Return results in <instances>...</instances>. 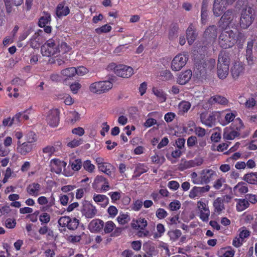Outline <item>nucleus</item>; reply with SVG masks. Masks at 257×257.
Instances as JSON below:
<instances>
[{"instance_id":"20e7f679","label":"nucleus","mask_w":257,"mask_h":257,"mask_svg":"<svg viewBox=\"0 0 257 257\" xmlns=\"http://www.w3.org/2000/svg\"><path fill=\"white\" fill-rule=\"evenodd\" d=\"M113 84L109 81H99L93 82L89 86V91L95 94L106 93L112 88Z\"/></svg>"},{"instance_id":"9b49d317","label":"nucleus","mask_w":257,"mask_h":257,"mask_svg":"<svg viewBox=\"0 0 257 257\" xmlns=\"http://www.w3.org/2000/svg\"><path fill=\"white\" fill-rule=\"evenodd\" d=\"M203 162V159L200 157L195 158L193 160L189 161L182 159L181 163L179 165V169L181 171H183L192 167L199 166L202 164Z\"/></svg>"},{"instance_id":"4c0bfd02","label":"nucleus","mask_w":257,"mask_h":257,"mask_svg":"<svg viewBox=\"0 0 257 257\" xmlns=\"http://www.w3.org/2000/svg\"><path fill=\"white\" fill-rule=\"evenodd\" d=\"M230 58L229 54L225 52H221L218 56V64L227 65L229 66Z\"/></svg>"},{"instance_id":"a18cd8bd","label":"nucleus","mask_w":257,"mask_h":257,"mask_svg":"<svg viewBox=\"0 0 257 257\" xmlns=\"http://www.w3.org/2000/svg\"><path fill=\"white\" fill-rule=\"evenodd\" d=\"M244 180L251 184H257V173H251L244 175Z\"/></svg>"},{"instance_id":"864d4df0","label":"nucleus","mask_w":257,"mask_h":257,"mask_svg":"<svg viewBox=\"0 0 257 257\" xmlns=\"http://www.w3.org/2000/svg\"><path fill=\"white\" fill-rule=\"evenodd\" d=\"M51 21V16L49 14H46L45 16L42 17L39 21V27L43 28L45 27Z\"/></svg>"},{"instance_id":"f704fd0d","label":"nucleus","mask_w":257,"mask_h":257,"mask_svg":"<svg viewBox=\"0 0 257 257\" xmlns=\"http://www.w3.org/2000/svg\"><path fill=\"white\" fill-rule=\"evenodd\" d=\"M237 201L236 209L238 212H241L249 206V203L245 199H235Z\"/></svg>"},{"instance_id":"a211bd4d","label":"nucleus","mask_w":257,"mask_h":257,"mask_svg":"<svg viewBox=\"0 0 257 257\" xmlns=\"http://www.w3.org/2000/svg\"><path fill=\"white\" fill-rule=\"evenodd\" d=\"M93 187L95 189L101 188L104 191H107L109 188L107 180L102 176L96 177L93 183Z\"/></svg>"},{"instance_id":"774afa93","label":"nucleus","mask_w":257,"mask_h":257,"mask_svg":"<svg viewBox=\"0 0 257 257\" xmlns=\"http://www.w3.org/2000/svg\"><path fill=\"white\" fill-rule=\"evenodd\" d=\"M255 104L256 101L254 98L252 97L248 98L244 103L245 107L248 109L252 108L255 105Z\"/></svg>"},{"instance_id":"4468645a","label":"nucleus","mask_w":257,"mask_h":257,"mask_svg":"<svg viewBox=\"0 0 257 257\" xmlns=\"http://www.w3.org/2000/svg\"><path fill=\"white\" fill-rule=\"evenodd\" d=\"M210 187L209 185H206L203 187H193L189 192V197L191 199L199 198L203 194L210 190Z\"/></svg>"},{"instance_id":"37998d69","label":"nucleus","mask_w":257,"mask_h":257,"mask_svg":"<svg viewBox=\"0 0 257 257\" xmlns=\"http://www.w3.org/2000/svg\"><path fill=\"white\" fill-rule=\"evenodd\" d=\"M41 38L38 33H35L30 41V45L33 48H38L40 45Z\"/></svg>"},{"instance_id":"a878e982","label":"nucleus","mask_w":257,"mask_h":257,"mask_svg":"<svg viewBox=\"0 0 257 257\" xmlns=\"http://www.w3.org/2000/svg\"><path fill=\"white\" fill-rule=\"evenodd\" d=\"M41 186L38 183L34 182L29 184L27 187V192L31 196L37 197L39 195Z\"/></svg>"},{"instance_id":"bb28decb","label":"nucleus","mask_w":257,"mask_h":257,"mask_svg":"<svg viewBox=\"0 0 257 257\" xmlns=\"http://www.w3.org/2000/svg\"><path fill=\"white\" fill-rule=\"evenodd\" d=\"M147 220L143 218H139L137 219H134L131 223V226L134 229L143 230L147 226Z\"/></svg>"},{"instance_id":"bf43d9fd","label":"nucleus","mask_w":257,"mask_h":257,"mask_svg":"<svg viewBox=\"0 0 257 257\" xmlns=\"http://www.w3.org/2000/svg\"><path fill=\"white\" fill-rule=\"evenodd\" d=\"M51 219L50 215L46 212L42 213L39 216V220L41 222V225L48 224Z\"/></svg>"},{"instance_id":"dca6fc26","label":"nucleus","mask_w":257,"mask_h":257,"mask_svg":"<svg viewBox=\"0 0 257 257\" xmlns=\"http://www.w3.org/2000/svg\"><path fill=\"white\" fill-rule=\"evenodd\" d=\"M215 61L213 59H202L199 63H196L195 66L200 72L207 69L211 70L215 66Z\"/></svg>"},{"instance_id":"3c124183","label":"nucleus","mask_w":257,"mask_h":257,"mask_svg":"<svg viewBox=\"0 0 257 257\" xmlns=\"http://www.w3.org/2000/svg\"><path fill=\"white\" fill-rule=\"evenodd\" d=\"M235 251L232 249H226L222 248L218 251V255L220 257H233Z\"/></svg>"},{"instance_id":"6ab92c4d","label":"nucleus","mask_w":257,"mask_h":257,"mask_svg":"<svg viewBox=\"0 0 257 257\" xmlns=\"http://www.w3.org/2000/svg\"><path fill=\"white\" fill-rule=\"evenodd\" d=\"M200 184H208L212 178L216 175L215 172L212 169H203L200 172Z\"/></svg>"},{"instance_id":"e2e57ef3","label":"nucleus","mask_w":257,"mask_h":257,"mask_svg":"<svg viewBox=\"0 0 257 257\" xmlns=\"http://www.w3.org/2000/svg\"><path fill=\"white\" fill-rule=\"evenodd\" d=\"M36 134L33 132L28 133L26 136V140L27 143L34 144L37 141Z\"/></svg>"},{"instance_id":"473e14b6","label":"nucleus","mask_w":257,"mask_h":257,"mask_svg":"<svg viewBox=\"0 0 257 257\" xmlns=\"http://www.w3.org/2000/svg\"><path fill=\"white\" fill-rule=\"evenodd\" d=\"M93 200L97 203H100L102 207H105L109 203L108 198L104 195L101 194H94L93 196Z\"/></svg>"},{"instance_id":"2f4dec72","label":"nucleus","mask_w":257,"mask_h":257,"mask_svg":"<svg viewBox=\"0 0 257 257\" xmlns=\"http://www.w3.org/2000/svg\"><path fill=\"white\" fill-rule=\"evenodd\" d=\"M229 67L227 65L218 64L217 75L220 79L225 78L228 74Z\"/></svg>"},{"instance_id":"0eeeda50","label":"nucleus","mask_w":257,"mask_h":257,"mask_svg":"<svg viewBox=\"0 0 257 257\" xmlns=\"http://www.w3.org/2000/svg\"><path fill=\"white\" fill-rule=\"evenodd\" d=\"M188 59L187 54L185 53H179L177 54L172 60L171 64V68L173 71H178L186 65Z\"/></svg>"},{"instance_id":"6e6552de","label":"nucleus","mask_w":257,"mask_h":257,"mask_svg":"<svg viewBox=\"0 0 257 257\" xmlns=\"http://www.w3.org/2000/svg\"><path fill=\"white\" fill-rule=\"evenodd\" d=\"M110 67L113 68L114 73L119 77L128 78L134 74L133 69L126 65H115V64H112Z\"/></svg>"},{"instance_id":"09e8293b","label":"nucleus","mask_w":257,"mask_h":257,"mask_svg":"<svg viewBox=\"0 0 257 257\" xmlns=\"http://www.w3.org/2000/svg\"><path fill=\"white\" fill-rule=\"evenodd\" d=\"M117 220L119 224L124 225L128 223L130 221L131 219L128 214H124L120 212L117 217Z\"/></svg>"},{"instance_id":"c03bdc74","label":"nucleus","mask_w":257,"mask_h":257,"mask_svg":"<svg viewBox=\"0 0 257 257\" xmlns=\"http://www.w3.org/2000/svg\"><path fill=\"white\" fill-rule=\"evenodd\" d=\"M233 129L237 131L238 133L244 128L243 121L239 117L235 119L234 121L231 124Z\"/></svg>"},{"instance_id":"ddd939ff","label":"nucleus","mask_w":257,"mask_h":257,"mask_svg":"<svg viewBox=\"0 0 257 257\" xmlns=\"http://www.w3.org/2000/svg\"><path fill=\"white\" fill-rule=\"evenodd\" d=\"M197 205L199 211L200 218L203 221H208L210 216V211L207 204L201 199L197 202Z\"/></svg>"},{"instance_id":"423d86ee","label":"nucleus","mask_w":257,"mask_h":257,"mask_svg":"<svg viewBox=\"0 0 257 257\" xmlns=\"http://www.w3.org/2000/svg\"><path fill=\"white\" fill-rule=\"evenodd\" d=\"M236 18V11L232 9H228L221 15L218 23L219 26L222 28L228 27Z\"/></svg>"},{"instance_id":"7ed1b4c3","label":"nucleus","mask_w":257,"mask_h":257,"mask_svg":"<svg viewBox=\"0 0 257 257\" xmlns=\"http://www.w3.org/2000/svg\"><path fill=\"white\" fill-rule=\"evenodd\" d=\"M254 20L253 10L250 7L243 8L240 13L239 24L242 29H247Z\"/></svg>"},{"instance_id":"0e129e2a","label":"nucleus","mask_w":257,"mask_h":257,"mask_svg":"<svg viewBox=\"0 0 257 257\" xmlns=\"http://www.w3.org/2000/svg\"><path fill=\"white\" fill-rule=\"evenodd\" d=\"M74 196L73 193H68L67 195H63L60 196V201L61 202V204L63 205H66L67 204L69 197L73 198Z\"/></svg>"},{"instance_id":"052dcab7","label":"nucleus","mask_w":257,"mask_h":257,"mask_svg":"<svg viewBox=\"0 0 257 257\" xmlns=\"http://www.w3.org/2000/svg\"><path fill=\"white\" fill-rule=\"evenodd\" d=\"M151 160L154 163L159 165H162L165 161V158L164 156H160L156 154L152 156Z\"/></svg>"},{"instance_id":"ea45409f","label":"nucleus","mask_w":257,"mask_h":257,"mask_svg":"<svg viewBox=\"0 0 257 257\" xmlns=\"http://www.w3.org/2000/svg\"><path fill=\"white\" fill-rule=\"evenodd\" d=\"M227 185L226 183V179L224 177H220L216 180L213 184V188L216 190H220L225 188Z\"/></svg>"},{"instance_id":"5701e85b","label":"nucleus","mask_w":257,"mask_h":257,"mask_svg":"<svg viewBox=\"0 0 257 257\" xmlns=\"http://www.w3.org/2000/svg\"><path fill=\"white\" fill-rule=\"evenodd\" d=\"M38 232L41 235L46 234L47 240H52L55 237L54 231L47 225H42L38 230Z\"/></svg>"},{"instance_id":"de8ad7c7","label":"nucleus","mask_w":257,"mask_h":257,"mask_svg":"<svg viewBox=\"0 0 257 257\" xmlns=\"http://www.w3.org/2000/svg\"><path fill=\"white\" fill-rule=\"evenodd\" d=\"M148 168L144 164H139L136 167L135 173L136 177L140 176L142 174L148 171Z\"/></svg>"},{"instance_id":"393cba45","label":"nucleus","mask_w":257,"mask_h":257,"mask_svg":"<svg viewBox=\"0 0 257 257\" xmlns=\"http://www.w3.org/2000/svg\"><path fill=\"white\" fill-rule=\"evenodd\" d=\"M104 226V222L101 220L96 219L92 220L88 225V229L91 232L100 231Z\"/></svg>"},{"instance_id":"5fc2aeb1","label":"nucleus","mask_w":257,"mask_h":257,"mask_svg":"<svg viewBox=\"0 0 257 257\" xmlns=\"http://www.w3.org/2000/svg\"><path fill=\"white\" fill-rule=\"evenodd\" d=\"M82 166L84 169L89 173H93L95 169V166L88 160L85 161L82 164Z\"/></svg>"},{"instance_id":"b1692460","label":"nucleus","mask_w":257,"mask_h":257,"mask_svg":"<svg viewBox=\"0 0 257 257\" xmlns=\"http://www.w3.org/2000/svg\"><path fill=\"white\" fill-rule=\"evenodd\" d=\"M208 103L209 105H212L215 103H218L221 105H226L228 103V100L224 97L220 95H215L210 97L208 100ZM210 106H204L205 109H209Z\"/></svg>"},{"instance_id":"1a4fd4ad","label":"nucleus","mask_w":257,"mask_h":257,"mask_svg":"<svg viewBox=\"0 0 257 257\" xmlns=\"http://www.w3.org/2000/svg\"><path fill=\"white\" fill-rule=\"evenodd\" d=\"M220 115L219 111H213L209 114L207 112H202L200 115L201 122L208 127L215 125L216 118Z\"/></svg>"},{"instance_id":"6e6d98bb","label":"nucleus","mask_w":257,"mask_h":257,"mask_svg":"<svg viewBox=\"0 0 257 257\" xmlns=\"http://www.w3.org/2000/svg\"><path fill=\"white\" fill-rule=\"evenodd\" d=\"M236 115V112H229L227 113L224 117L225 121L222 124L223 125H226L230 122H232L235 118Z\"/></svg>"},{"instance_id":"a19ab883","label":"nucleus","mask_w":257,"mask_h":257,"mask_svg":"<svg viewBox=\"0 0 257 257\" xmlns=\"http://www.w3.org/2000/svg\"><path fill=\"white\" fill-rule=\"evenodd\" d=\"M69 165L71 169L75 171H79L82 166V163L80 159H71L69 161Z\"/></svg>"},{"instance_id":"aec40b11","label":"nucleus","mask_w":257,"mask_h":257,"mask_svg":"<svg viewBox=\"0 0 257 257\" xmlns=\"http://www.w3.org/2000/svg\"><path fill=\"white\" fill-rule=\"evenodd\" d=\"M66 165V163L64 161L57 159H53L50 162L51 171L57 174H60Z\"/></svg>"},{"instance_id":"cd10ccee","label":"nucleus","mask_w":257,"mask_h":257,"mask_svg":"<svg viewBox=\"0 0 257 257\" xmlns=\"http://www.w3.org/2000/svg\"><path fill=\"white\" fill-rule=\"evenodd\" d=\"M96 213L97 210L95 207L90 204L84 206L82 211L83 214L88 218L94 217Z\"/></svg>"},{"instance_id":"4be33fe9","label":"nucleus","mask_w":257,"mask_h":257,"mask_svg":"<svg viewBox=\"0 0 257 257\" xmlns=\"http://www.w3.org/2000/svg\"><path fill=\"white\" fill-rule=\"evenodd\" d=\"M192 76L191 70H187L181 72L178 76L177 82L180 85H184L189 81Z\"/></svg>"},{"instance_id":"c9c22d12","label":"nucleus","mask_w":257,"mask_h":257,"mask_svg":"<svg viewBox=\"0 0 257 257\" xmlns=\"http://www.w3.org/2000/svg\"><path fill=\"white\" fill-rule=\"evenodd\" d=\"M239 135V133L237 131L232 129L225 128L224 131L223 137L225 140H232Z\"/></svg>"},{"instance_id":"69168bd1","label":"nucleus","mask_w":257,"mask_h":257,"mask_svg":"<svg viewBox=\"0 0 257 257\" xmlns=\"http://www.w3.org/2000/svg\"><path fill=\"white\" fill-rule=\"evenodd\" d=\"M111 27L107 24L104 25L100 28H97L95 29V32L97 34H101L102 33H107L110 31Z\"/></svg>"},{"instance_id":"e433bc0d","label":"nucleus","mask_w":257,"mask_h":257,"mask_svg":"<svg viewBox=\"0 0 257 257\" xmlns=\"http://www.w3.org/2000/svg\"><path fill=\"white\" fill-rule=\"evenodd\" d=\"M191 106V104L187 101H182L178 104V112L180 115L187 112Z\"/></svg>"},{"instance_id":"f3484780","label":"nucleus","mask_w":257,"mask_h":257,"mask_svg":"<svg viewBox=\"0 0 257 257\" xmlns=\"http://www.w3.org/2000/svg\"><path fill=\"white\" fill-rule=\"evenodd\" d=\"M218 34L217 28L214 25L208 27L204 32V37L209 43H213Z\"/></svg>"},{"instance_id":"13d9d810","label":"nucleus","mask_w":257,"mask_h":257,"mask_svg":"<svg viewBox=\"0 0 257 257\" xmlns=\"http://www.w3.org/2000/svg\"><path fill=\"white\" fill-rule=\"evenodd\" d=\"M58 149L53 146H48L43 149V152L48 156H51L56 152L58 151Z\"/></svg>"},{"instance_id":"c756f323","label":"nucleus","mask_w":257,"mask_h":257,"mask_svg":"<svg viewBox=\"0 0 257 257\" xmlns=\"http://www.w3.org/2000/svg\"><path fill=\"white\" fill-rule=\"evenodd\" d=\"M197 36V34L194 30V26L190 24L186 30V37L189 45L193 44Z\"/></svg>"},{"instance_id":"72a5a7b5","label":"nucleus","mask_w":257,"mask_h":257,"mask_svg":"<svg viewBox=\"0 0 257 257\" xmlns=\"http://www.w3.org/2000/svg\"><path fill=\"white\" fill-rule=\"evenodd\" d=\"M70 13L68 7L65 6L64 4H59L56 9V15L58 17L60 18L66 16Z\"/></svg>"},{"instance_id":"49530a36","label":"nucleus","mask_w":257,"mask_h":257,"mask_svg":"<svg viewBox=\"0 0 257 257\" xmlns=\"http://www.w3.org/2000/svg\"><path fill=\"white\" fill-rule=\"evenodd\" d=\"M154 94L157 97L160 102H165L166 100V94L161 89L154 88L153 89Z\"/></svg>"},{"instance_id":"f257e3e1","label":"nucleus","mask_w":257,"mask_h":257,"mask_svg":"<svg viewBox=\"0 0 257 257\" xmlns=\"http://www.w3.org/2000/svg\"><path fill=\"white\" fill-rule=\"evenodd\" d=\"M246 39L244 34L238 30L225 29L222 30L218 38V44L223 49L232 47L237 42H243Z\"/></svg>"},{"instance_id":"f8f14e48","label":"nucleus","mask_w":257,"mask_h":257,"mask_svg":"<svg viewBox=\"0 0 257 257\" xmlns=\"http://www.w3.org/2000/svg\"><path fill=\"white\" fill-rule=\"evenodd\" d=\"M227 4L225 0H214L212 8L214 16L216 17L221 16L226 11Z\"/></svg>"},{"instance_id":"338daca9","label":"nucleus","mask_w":257,"mask_h":257,"mask_svg":"<svg viewBox=\"0 0 257 257\" xmlns=\"http://www.w3.org/2000/svg\"><path fill=\"white\" fill-rule=\"evenodd\" d=\"M108 195L110 197L112 202H115L120 198V192L116 191L109 192Z\"/></svg>"},{"instance_id":"603ef678","label":"nucleus","mask_w":257,"mask_h":257,"mask_svg":"<svg viewBox=\"0 0 257 257\" xmlns=\"http://www.w3.org/2000/svg\"><path fill=\"white\" fill-rule=\"evenodd\" d=\"M182 234L181 231L179 229L171 230L168 232L170 239L173 241H176Z\"/></svg>"},{"instance_id":"c85d7f7f","label":"nucleus","mask_w":257,"mask_h":257,"mask_svg":"<svg viewBox=\"0 0 257 257\" xmlns=\"http://www.w3.org/2000/svg\"><path fill=\"white\" fill-rule=\"evenodd\" d=\"M244 67L241 63H235L233 67L231 69V72L232 77L236 79L240 75L243 74Z\"/></svg>"},{"instance_id":"2eb2a0df","label":"nucleus","mask_w":257,"mask_h":257,"mask_svg":"<svg viewBox=\"0 0 257 257\" xmlns=\"http://www.w3.org/2000/svg\"><path fill=\"white\" fill-rule=\"evenodd\" d=\"M34 144L28 143L27 142L21 143L20 141L17 142V152L22 155L26 156L30 153L35 148Z\"/></svg>"},{"instance_id":"680f3d73","label":"nucleus","mask_w":257,"mask_h":257,"mask_svg":"<svg viewBox=\"0 0 257 257\" xmlns=\"http://www.w3.org/2000/svg\"><path fill=\"white\" fill-rule=\"evenodd\" d=\"M104 226V231L106 233L111 232L115 228V224L111 221L106 222Z\"/></svg>"},{"instance_id":"58836bf2","label":"nucleus","mask_w":257,"mask_h":257,"mask_svg":"<svg viewBox=\"0 0 257 257\" xmlns=\"http://www.w3.org/2000/svg\"><path fill=\"white\" fill-rule=\"evenodd\" d=\"M114 167L110 163L105 162L103 165L99 166L98 169L106 174L108 176H111L112 172L114 171Z\"/></svg>"},{"instance_id":"8fccbe9b","label":"nucleus","mask_w":257,"mask_h":257,"mask_svg":"<svg viewBox=\"0 0 257 257\" xmlns=\"http://www.w3.org/2000/svg\"><path fill=\"white\" fill-rule=\"evenodd\" d=\"M76 68L70 67L66 68L61 71V74L66 77H72L76 74Z\"/></svg>"},{"instance_id":"412c9836","label":"nucleus","mask_w":257,"mask_h":257,"mask_svg":"<svg viewBox=\"0 0 257 257\" xmlns=\"http://www.w3.org/2000/svg\"><path fill=\"white\" fill-rule=\"evenodd\" d=\"M5 7L6 13L7 17H13L19 13V7H16L10 3L9 0H5Z\"/></svg>"},{"instance_id":"39448f33","label":"nucleus","mask_w":257,"mask_h":257,"mask_svg":"<svg viewBox=\"0 0 257 257\" xmlns=\"http://www.w3.org/2000/svg\"><path fill=\"white\" fill-rule=\"evenodd\" d=\"M58 227L63 228V230H66V227L69 230H74L76 229L79 224V221L76 218H70L68 216L61 217L58 221Z\"/></svg>"},{"instance_id":"9d476101","label":"nucleus","mask_w":257,"mask_h":257,"mask_svg":"<svg viewBox=\"0 0 257 257\" xmlns=\"http://www.w3.org/2000/svg\"><path fill=\"white\" fill-rule=\"evenodd\" d=\"M60 111L57 108H53L49 110L46 113V120L48 124L52 127L58 125L60 120Z\"/></svg>"},{"instance_id":"4d7b16f0","label":"nucleus","mask_w":257,"mask_h":257,"mask_svg":"<svg viewBox=\"0 0 257 257\" xmlns=\"http://www.w3.org/2000/svg\"><path fill=\"white\" fill-rule=\"evenodd\" d=\"M201 16L202 23H205L207 17V5L204 2L201 7Z\"/></svg>"},{"instance_id":"7c9ffc66","label":"nucleus","mask_w":257,"mask_h":257,"mask_svg":"<svg viewBox=\"0 0 257 257\" xmlns=\"http://www.w3.org/2000/svg\"><path fill=\"white\" fill-rule=\"evenodd\" d=\"M248 191L247 185L244 182H239L234 187L233 191L234 195L238 196L239 194H242L247 193Z\"/></svg>"},{"instance_id":"79ce46f5","label":"nucleus","mask_w":257,"mask_h":257,"mask_svg":"<svg viewBox=\"0 0 257 257\" xmlns=\"http://www.w3.org/2000/svg\"><path fill=\"white\" fill-rule=\"evenodd\" d=\"M213 207L214 208V211L218 214L224 209V206L222 199L220 198H217L213 202Z\"/></svg>"},{"instance_id":"f03ea898","label":"nucleus","mask_w":257,"mask_h":257,"mask_svg":"<svg viewBox=\"0 0 257 257\" xmlns=\"http://www.w3.org/2000/svg\"><path fill=\"white\" fill-rule=\"evenodd\" d=\"M60 52V42L57 38L49 39L41 47V53L44 56L50 57Z\"/></svg>"}]
</instances>
